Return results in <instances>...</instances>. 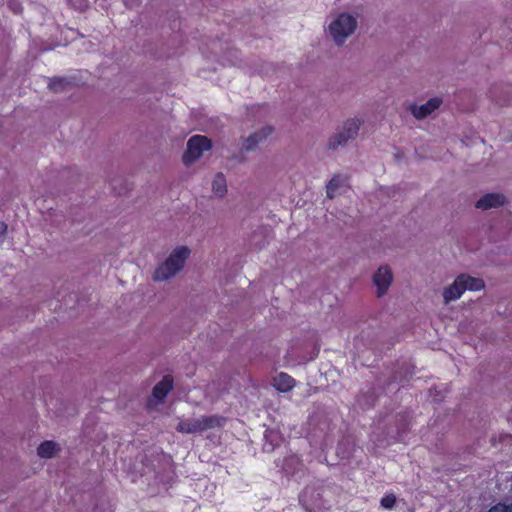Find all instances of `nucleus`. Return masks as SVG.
<instances>
[{
  "instance_id": "1",
  "label": "nucleus",
  "mask_w": 512,
  "mask_h": 512,
  "mask_svg": "<svg viewBox=\"0 0 512 512\" xmlns=\"http://www.w3.org/2000/svg\"><path fill=\"white\" fill-rule=\"evenodd\" d=\"M322 484L307 485L299 496V502L306 512H331V505L324 499Z\"/></svg>"
},
{
  "instance_id": "2",
  "label": "nucleus",
  "mask_w": 512,
  "mask_h": 512,
  "mask_svg": "<svg viewBox=\"0 0 512 512\" xmlns=\"http://www.w3.org/2000/svg\"><path fill=\"white\" fill-rule=\"evenodd\" d=\"M190 254L186 246L176 248L169 257L154 272V280L164 281L179 272Z\"/></svg>"
},
{
  "instance_id": "3",
  "label": "nucleus",
  "mask_w": 512,
  "mask_h": 512,
  "mask_svg": "<svg viewBox=\"0 0 512 512\" xmlns=\"http://www.w3.org/2000/svg\"><path fill=\"white\" fill-rule=\"evenodd\" d=\"M357 28V19L348 13L340 14L330 25L329 32L335 42L342 43Z\"/></svg>"
},
{
  "instance_id": "4",
  "label": "nucleus",
  "mask_w": 512,
  "mask_h": 512,
  "mask_svg": "<svg viewBox=\"0 0 512 512\" xmlns=\"http://www.w3.org/2000/svg\"><path fill=\"white\" fill-rule=\"evenodd\" d=\"M212 142L209 138L202 135H194L187 142V150L183 154L182 160L185 165H189L202 157L204 151L210 150Z\"/></svg>"
},
{
  "instance_id": "5",
  "label": "nucleus",
  "mask_w": 512,
  "mask_h": 512,
  "mask_svg": "<svg viewBox=\"0 0 512 512\" xmlns=\"http://www.w3.org/2000/svg\"><path fill=\"white\" fill-rule=\"evenodd\" d=\"M360 120L351 119L344 123L343 131L336 133L328 143L330 149H336L338 146L344 145L348 140L354 139L358 135L360 128Z\"/></svg>"
},
{
  "instance_id": "6",
  "label": "nucleus",
  "mask_w": 512,
  "mask_h": 512,
  "mask_svg": "<svg viewBox=\"0 0 512 512\" xmlns=\"http://www.w3.org/2000/svg\"><path fill=\"white\" fill-rule=\"evenodd\" d=\"M392 279V271L388 266H381L378 268L373 277V282L377 287L378 297L383 296L387 292Z\"/></svg>"
},
{
  "instance_id": "7",
  "label": "nucleus",
  "mask_w": 512,
  "mask_h": 512,
  "mask_svg": "<svg viewBox=\"0 0 512 512\" xmlns=\"http://www.w3.org/2000/svg\"><path fill=\"white\" fill-rule=\"evenodd\" d=\"M442 103L441 98L434 97L429 99L425 104L417 106L413 105L411 107V112L417 119H424L429 116L432 112L440 107Z\"/></svg>"
},
{
  "instance_id": "8",
  "label": "nucleus",
  "mask_w": 512,
  "mask_h": 512,
  "mask_svg": "<svg viewBox=\"0 0 512 512\" xmlns=\"http://www.w3.org/2000/svg\"><path fill=\"white\" fill-rule=\"evenodd\" d=\"M506 202V197L500 193H488L482 196L476 202V208L482 210H488L491 208H497L503 206Z\"/></svg>"
},
{
  "instance_id": "9",
  "label": "nucleus",
  "mask_w": 512,
  "mask_h": 512,
  "mask_svg": "<svg viewBox=\"0 0 512 512\" xmlns=\"http://www.w3.org/2000/svg\"><path fill=\"white\" fill-rule=\"evenodd\" d=\"M173 377L171 375H165L161 381H159L152 390V395L158 401H163L168 393L173 388Z\"/></svg>"
},
{
  "instance_id": "10",
  "label": "nucleus",
  "mask_w": 512,
  "mask_h": 512,
  "mask_svg": "<svg viewBox=\"0 0 512 512\" xmlns=\"http://www.w3.org/2000/svg\"><path fill=\"white\" fill-rule=\"evenodd\" d=\"M462 279L463 277L458 276L453 282V284L445 288L443 292L445 303H449L451 301L459 299L461 295L465 292Z\"/></svg>"
},
{
  "instance_id": "11",
  "label": "nucleus",
  "mask_w": 512,
  "mask_h": 512,
  "mask_svg": "<svg viewBox=\"0 0 512 512\" xmlns=\"http://www.w3.org/2000/svg\"><path fill=\"white\" fill-rule=\"evenodd\" d=\"M295 379L287 373L281 372L273 378L274 387L280 392H288L295 386Z\"/></svg>"
},
{
  "instance_id": "12",
  "label": "nucleus",
  "mask_w": 512,
  "mask_h": 512,
  "mask_svg": "<svg viewBox=\"0 0 512 512\" xmlns=\"http://www.w3.org/2000/svg\"><path fill=\"white\" fill-rule=\"evenodd\" d=\"M273 132V127L267 126L264 127L261 131L256 132L250 135L244 143V147L246 150H253L256 148L259 142L268 137Z\"/></svg>"
},
{
  "instance_id": "13",
  "label": "nucleus",
  "mask_w": 512,
  "mask_h": 512,
  "mask_svg": "<svg viewBox=\"0 0 512 512\" xmlns=\"http://www.w3.org/2000/svg\"><path fill=\"white\" fill-rule=\"evenodd\" d=\"M198 419L201 432L216 427H222L225 423V418L218 415L202 416L201 418Z\"/></svg>"
},
{
  "instance_id": "14",
  "label": "nucleus",
  "mask_w": 512,
  "mask_h": 512,
  "mask_svg": "<svg viewBox=\"0 0 512 512\" xmlns=\"http://www.w3.org/2000/svg\"><path fill=\"white\" fill-rule=\"evenodd\" d=\"M176 430L180 433H187V434L201 433L199 419L197 418V419L182 420L176 426Z\"/></svg>"
},
{
  "instance_id": "15",
  "label": "nucleus",
  "mask_w": 512,
  "mask_h": 512,
  "mask_svg": "<svg viewBox=\"0 0 512 512\" xmlns=\"http://www.w3.org/2000/svg\"><path fill=\"white\" fill-rule=\"evenodd\" d=\"M58 451V445L54 441L46 440L37 448V454L41 458H51Z\"/></svg>"
},
{
  "instance_id": "16",
  "label": "nucleus",
  "mask_w": 512,
  "mask_h": 512,
  "mask_svg": "<svg viewBox=\"0 0 512 512\" xmlns=\"http://www.w3.org/2000/svg\"><path fill=\"white\" fill-rule=\"evenodd\" d=\"M460 277H463L462 282L464 285V290H470V291H479L484 288L485 284L484 281L481 278L471 277L466 274L459 275Z\"/></svg>"
},
{
  "instance_id": "17",
  "label": "nucleus",
  "mask_w": 512,
  "mask_h": 512,
  "mask_svg": "<svg viewBox=\"0 0 512 512\" xmlns=\"http://www.w3.org/2000/svg\"><path fill=\"white\" fill-rule=\"evenodd\" d=\"M70 85H71V82L68 81L66 78L54 77L49 80L48 88L51 91L58 93V92L66 91Z\"/></svg>"
},
{
  "instance_id": "18",
  "label": "nucleus",
  "mask_w": 512,
  "mask_h": 512,
  "mask_svg": "<svg viewBox=\"0 0 512 512\" xmlns=\"http://www.w3.org/2000/svg\"><path fill=\"white\" fill-rule=\"evenodd\" d=\"M212 190L215 194L220 197H223L227 192L226 179L222 173H218L213 182H212Z\"/></svg>"
},
{
  "instance_id": "19",
  "label": "nucleus",
  "mask_w": 512,
  "mask_h": 512,
  "mask_svg": "<svg viewBox=\"0 0 512 512\" xmlns=\"http://www.w3.org/2000/svg\"><path fill=\"white\" fill-rule=\"evenodd\" d=\"M343 179L339 175L333 176L328 184L326 185V194L327 197L332 199L335 196V192L342 185Z\"/></svg>"
},
{
  "instance_id": "20",
  "label": "nucleus",
  "mask_w": 512,
  "mask_h": 512,
  "mask_svg": "<svg viewBox=\"0 0 512 512\" xmlns=\"http://www.w3.org/2000/svg\"><path fill=\"white\" fill-rule=\"evenodd\" d=\"M380 504L384 509L391 510L396 504V496L393 493H387L381 498Z\"/></svg>"
},
{
  "instance_id": "21",
  "label": "nucleus",
  "mask_w": 512,
  "mask_h": 512,
  "mask_svg": "<svg viewBox=\"0 0 512 512\" xmlns=\"http://www.w3.org/2000/svg\"><path fill=\"white\" fill-rule=\"evenodd\" d=\"M512 511V503L510 505L504 503H498L492 506L488 512H511Z\"/></svg>"
},
{
  "instance_id": "22",
  "label": "nucleus",
  "mask_w": 512,
  "mask_h": 512,
  "mask_svg": "<svg viewBox=\"0 0 512 512\" xmlns=\"http://www.w3.org/2000/svg\"><path fill=\"white\" fill-rule=\"evenodd\" d=\"M7 232V224L0 221V238L4 237Z\"/></svg>"
}]
</instances>
